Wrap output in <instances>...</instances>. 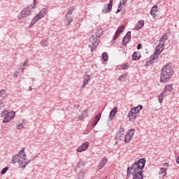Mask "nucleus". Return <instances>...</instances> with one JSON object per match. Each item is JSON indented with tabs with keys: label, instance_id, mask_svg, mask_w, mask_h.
<instances>
[{
	"label": "nucleus",
	"instance_id": "nucleus-40",
	"mask_svg": "<svg viewBox=\"0 0 179 179\" xmlns=\"http://www.w3.org/2000/svg\"><path fill=\"white\" fill-rule=\"evenodd\" d=\"M29 64V61L26 60L25 62H24L22 66H27Z\"/></svg>",
	"mask_w": 179,
	"mask_h": 179
},
{
	"label": "nucleus",
	"instance_id": "nucleus-47",
	"mask_svg": "<svg viewBox=\"0 0 179 179\" xmlns=\"http://www.w3.org/2000/svg\"><path fill=\"white\" fill-rule=\"evenodd\" d=\"M163 166L164 167H169V163H164Z\"/></svg>",
	"mask_w": 179,
	"mask_h": 179
},
{
	"label": "nucleus",
	"instance_id": "nucleus-1",
	"mask_svg": "<svg viewBox=\"0 0 179 179\" xmlns=\"http://www.w3.org/2000/svg\"><path fill=\"white\" fill-rule=\"evenodd\" d=\"M146 164V159L141 158L129 166L127 170V179L132 176L133 179H143V169Z\"/></svg>",
	"mask_w": 179,
	"mask_h": 179
},
{
	"label": "nucleus",
	"instance_id": "nucleus-21",
	"mask_svg": "<svg viewBox=\"0 0 179 179\" xmlns=\"http://www.w3.org/2000/svg\"><path fill=\"white\" fill-rule=\"evenodd\" d=\"M90 76L87 75L86 77L84 78L83 84L81 86V89H85V87H86V85L89 84V82H90Z\"/></svg>",
	"mask_w": 179,
	"mask_h": 179
},
{
	"label": "nucleus",
	"instance_id": "nucleus-42",
	"mask_svg": "<svg viewBox=\"0 0 179 179\" xmlns=\"http://www.w3.org/2000/svg\"><path fill=\"white\" fill-rule=\"evenodd\" d=\"M17 75H19V71H15L13 76V78H17Z\"/></svg>",
	"mask_w": 179,
	"mask_h": 179
},
{
	"label": "nucleus",
	"instance_id": "nucleus-45",
	"mask_svg": "<svg viewBox=\"0 0 179 179\" xmlns=\"http://www.w3.org/2000/svg\"><path fill=\"white\" fill-rule=\"evenodd\" d=\"M142 44L139 43L138 45H137V50H141V47Z\"/></svg>",
	"mask_w": 179,
	"mask_h": 179
},
{
	"label": "nucleus",
	"instance_id": "nucleus-39",
	"mask_svg": "<svg viewBox=\"0 0 179 179\" xmlns=\"http://www.w3.org/2000/svg\"><path fill=\"white\" fill-rule=\"evenodd\" d=\"M80 166H85V163L83 162H79L78 164V169H80Z\"/></svg>",
	"mask_w": 179,
	"mask_h": 179
},
{
	"label": "nucleus",
	"instance_id": "nucleus-17",
	"mask_svg": "<svg viewBox=\"0 0 179 179\" xmlns=\"http://www.w3.org/2000/svg\"><path fill=\"white\" fill-rule=\"evenodd\" d=\"M100 118H101V114L96 115L92 122L91 127L94 128L96 125H97L99 121H100Z\"/></svg>",
	"mask_w": 179,
	"mask_h": 179
},
{
	"label": "nucleus",
	"instance_id": "nucleus-20",
	"mask_svg": "<svg viewBox=\"0 0 179 179\" xmlns=\"http://www.w3.org/2000/svg\"><path fill=\"white\" fill-rule=\"evenodd\" d=\"M157 8H158L157 5H155V6L152 8V9H151V10H150V15H151V16H152V17H153L154 19H156V13H157V12H158Z\"/></svg>",
	"mask_w": 179,
	"mask_h": 179
},
{
	"label": "nucleus",
	"instance_id": "nucleus-38",
	"mask_svg": "<svg viewBox=\"0 0 179 179\" xmlns=\"http://www.w3.org/2000/svg\"><path fill=\"white\" fill-rule=\"evenodd\" d=\"M0 107H5V101L0 99Z\"/></svg>",
	"mask_w": 179,
	"mask_h": 179
},
{
	"label": "nucleus",
	"instance_id": "nucleus-16",
	"mask_svg": "<svg viewBox=\"0 0 179 179\" xmlns=\"http://www.w3.org/2000/svg\"><path fill=\"white\" fill-rule=\"evenodd\" d=\"M131 41V31H128L122 39L123 45H127V43Z\"/></svg>",
	"mask_w": 179,
	"mask_h": 179
},
{
	"label": "nucleus",
	"instance_id": "nucleus-29",
	"mask_svg": "<svg viewBox=\"0 0 179 179\" xmlns=\"http://www.w3.org/2000/svg\"><path fill=\"white\" fill-rule=\"evenodd\" d=\"M159 174H163V177H166L167 176V168H161L159 171Z\"/></svg>",
	"mask_w": 179,
	"mask_h": 179
},
{
	"label": "nucleus",
	"instance_id": "nucleus-13",
	"mask_svg": "<svg viewBox=\"0 0 179 179\" xmlns=\"http://www.w3.org/2000/svg\"><path fill=\"white\" fill-rule=\"evenodd\" d=\"M113 10V2L109 1V3L108 5L105 4L104 9L102 10V13H110Z\"/></svg>",
	"mask_w": 179,
	"mask_h": 179
},
{
	"label": "nucleus",
	"instance_id": "nucleus-28",
	"mask_svg": "<svg viewBox=\"0 0 179 179\" xmlns=\"http://www.w3.org/2000/svg\"><path fill=\"white\" fill-rule=\"evenodd\" d=\"M93 35L95 36L96 38H100V37L103 36V29H98Z\"/></svg>",
	"mask_w": 179,
	"mask_h": 179
},
{
	"label": "nucleus",
	"instance_id": "nucleus-2",
	"mask_svg": "<svg viewBox=\"0 0 179 179\" xmlns=\"http://www.w3.org/2000/svg\"><path fill=\"white\" fill-rule=\"evenodd\" d=\"M26 157H27V156L26 155V153H24V148H22L18 154L13 157L11 163L12 164L17 163L20 164V169H26V166H27L30 162H33L34 160V158H33L30 160L26 161Z\"/></svg>",
	"mask_w": 179,
	"mask_h": 179
},
{
	"label": "nucleus",
	"instance_id": "nucleus-49",
	"mask_svg": "<svg viewBox=\"0 0 179 179\" xmlns=\"http://www.w3.org/2000/svg\"><path fill=\"white\" fill-rule=\"evenodd\" d=\"M110 1V2H112V3H113V2H114V0H109Z\"/></svg>",
	"mask_w": 179,
	"mask_h": 179
},
{
	"label": "nucleus",
	"instance_id": "nucleus-12",
	"mask_svg": "<svg viewBox=\"0 0 179 179\" xmlns=\"http://www.w3.org/2000/svg\"><path fill=\"white\" fill-rule=\"evenodd\" d=\"M88 148H89V142H85L77 148V152L78 153H82V152H85V150H87Z\"/></svg>",
	"mask_w": 179,
	"mask_h": 179
},
{
	"label": "nucleus",
	"instance_id": "nucleus-10",
	"mask_svg": "<svg viewBox=\"0 0 179 179\" xmlns=\"http://www.w3.org/2000/svg\"><path fill=\"white\" fill-rule=\"evenodd\" d=\"M134 134H135V129H131L124 136V142L126 143H129Z\"/></svg>",
	"mask_w": 179,
	"mask_h": 179
},
{
	"label": "nucleus",
	"instance_id": "nucleus-19",
	"mask_svg": "<svg viewBox=\"0 0 179 179\" xmlns=\"http://www.w3.org/2000/svg\"><path fill=\"white\" fill-rule=\"evenodd\" d=\"M47 12H48V8H43L38 14V16L40 17L41 19H43V17H44L45 16V15H47Z\"/></svg>",
	"mask_w": 179,
	"mask_h": 179
},
{
	"label": "nucleus",
	"instance_id": "nucleus-43",
	"mask_svg": "<svg viewBox=\"0 0 179 179\" xmlns=\"http://www.w3.org/2000/svg\"><path fill=\"white\" fill-rule=\"evenodd\" d=\"M127 68H128V64H124L122 67V69H127Z\"/></svg>",
	"mask_w": 179,
	"mask_h": 179
},
{
	"label": "nucleus",
	"instance_id": "nucleus-5",
	"mask_svg": "<svg viewBox=\"0 0 179 179\" xmlns=\"http://www.w3.org/2000/svg\"><path fill=\"white\" fill-rule=\"evenodd\" d=\"M142 108H143V106L142 105H139L136 107L132 108L127 115L128 118H129V121L134 122V121L136 120V117L139 115V111H141Z\"/></svg>",
	"mask_w": 179,
	"mask_h": 179
},
{
	"label": "nucleus",
	"instance_id": "nucleus-7",
	"mask_svg": "<svg viewBox=\"0 0 179 179\" xmlns=\"http://www.w3.org/2000/svg\"><path fill=\"white\" fill-rule=\"evenodd\" d=\"M90 43H91L92 45H89L88 47L91 48V51L93 52L96 50V47L100 43V39L96 38V36L92 35L90 38Z\"/></svg>",
	"mask_w": 179,
	"mask_h": 179
},
{
	"label": "nucleus",
	"instance_id": "nucleus-6",
	"mask_svg": "<svg viewBox=\"0 0 179 179\" xmlns=\"http://www.w3.org/2000/svg\"><path fill=\"white\" fill-rule=\"evenodd\" d=\"M162 51H163V48H160L159 46H157L154 54L150 58V61L147 62V65L154 64L155 61L159 58V55L162 54Z\"/></svg>",
	"mask_w": 179,
	"mask_h": 179
},
{
	"label": "nucleus",
	"instance_id": "nucleus-11",
	"mask_svg": "<svg viewBox=\"0 0 179 179\" xmlns=\"http://www.w3.org/2000/svg\"><path fill=\"white\" fill-rule=\"evenodd\" d=\"M15 115V111L8 112L6 116L4 117V119L3 120V122L4 124H6V122H9L12 118H14Z\"/></svg>",
	"mask_w": 179,
	"mask_h": 179
},
{
	"label": "nucleus",
	"instance_id": "nucleus-36",
	"mask_svg": "<svg viewBox=\"0 0 179 179\" xmlns=\"http://www.w3.org/2000/svg\"><path fill=\"white\" fill-rule=\"evenodd\" d=\"M5 96H6L5 90H0V99H1V97L3 98Z\"/></svg>",
	"mask_w": 179,
	"mask_h": 179
},
{
	"label": "nucleus",
	"instance_id": "nucleus-9",
	"mask_svg": "<svg viewBox=\"0 0 179 179\" xmlns=\"http://www.w3.org/2000/svg\"><path fill=\"white\" fill-rule=\"evenodd\" d=\"M73 10H75V8L73 7H70L68 10L67 13L65 15V20L66 22H68L67 24H70L71 22H73L72 13H73Z\"/></svg>",
	"mask_w": 179,
	"mask_h": 179
},
{
	"label": "nucleus",
	"instance_id": "nucleus-27",
	"mask_svg": "<svg viewBox=\"0 0 179 179\" xmlns=\"http://www.w3.org/2000/svg\"><path fill=\"white\" fill-rule=\"evenodd\" d=\"M164 96H166V91H163L158 96L159 103H163Z\"/></svg>",
	"mask_w": 179,
	"mask_h": 179
},
{
	"label": "nucleus",
	"instance_id": "nucleus-14",
	"mask_svg": "<svg viewBox=\"0 0 179 179\" xmlns=\"http://www.w3.org/2000/svg\"><path fill=\"white\" fill-rule=\"evenodd\" d=\"M125 135V130L124 128L121 127L118 132L116 134V139L118 141H122L124 136Z\"/></svg>",
	"mask_w": 179,
	"mask_h": 179
},
{
	"label": "nucleus",
	"instance_id": "nucleus-3",
	"mask_svg": "<svg viewBox=\"0 0 179 179\" xmlns=\"http://www.w3.org/2000/svg\"><path fill=\"white\" fill-rule=\"evenodd\" d=\"M174 75V70L170 64H166L162 68L161 72V78L160 81L162 83H166L170 80V78Z\"/></svg>",
	"mask_w": 179,
	"mask_h": 179
},
{
	"label": "nucleus",
	"instance_id": "nucleus-18",
	"mask_svg": "<svg viewBox=\"0 0 179 179\" xmlns=\"http://www.w3.org/2000/svg\"><path fill=\"white\" fill-rule=\"evenodd\" d=\"M107 162H108V159H107L106 157H103L101 159L99 165L98 166V169L100 170V169H103L106 164H107Z\"/></svg>",
	"mask_w": 179,
	"mask_h": 179
},
{
	"label": "nucleus",
	"instance_id": "nucleus-25",
	"mask_svg": "<svg viewBox=\"0 0 179 179\" xmlns=\"http://www.w3.org/2000/svg\"><path fill=\"white\" fill-rule=\"evenodd\" d=\"M89 115V113L87 110H84L81 113V115L79 116L78 120H84V118H86Z\"/></svg>",
	"mask_w": 179,
	"mask_h": 179
},
{
	"label": "nucleus",
	"instance_id": "nucleus-22",
	"mask_svg": "<svg viewBox=\"0 0 179 179\" xmlns=\"http://www.w3.org/2000/svg\"><path fill=\"white\" fill-rule=\"evenodd\" d=\"M40 19L41 18L36 14V16L31 20L29 27L34 26V24H36V23H37Z\"/></svg>",
	"mask_w": 179,
	"mask_h": 179
},
{
	"label": "nucleus",
	"instance_id": "nucleus-50",
	"mask_svg": "<svg viewBox=\"0 0 179 179\" xmlns=\"http://www.w3.org/2000/svg\"><path fill=\"white\" fill-rule=\"evenodd\" d=\"M23 69H22V72H23Z\"/></svg>",
	"mask_w": 179,
	"mask_h": 179
},
{
	"label": "nucleus",
	"instance_id": "nucleus-35",
	"mask_svg": "<svg viewBox=\"0 0 179 179\" xmlns=\"http://www.w3.org/2000/svg\"><path fill=\"white\" fill-rule=\"evenodd\" d=\"M84 177H85V173L83 172H80L78 175V179H83Z\"/></svg>",
	"mask_w": 179,
	"mask_h": 179
},
{
	"label": "nucleus",
	"instance_id": "nucleus-15",
	"mask_svg": "<svg viewBox=\"0 0 179 179\" xmlns=\"http://www.w3.org/2000/svg\"><path fill=\"white\" fill-rule=\"evenodd\" d=\"M124 29H125V26L124 25H121L117 28L115 34V36H113V40H117L118 38V37L120 36V34H121V33L124 31Z\"/></svg>",
	"mask_w": 179,
	"mask_h": 179
},
{
	"label": "nucleus",
	"instance_id": "nucleus-48",
	"mask_svg": "<svg viewBox=\"0 0 179 179\" xmlns=\"http://www.w3.org/2000/svg\"><path fill=\"white\" fill-rule=\"evenodd\" d=\"M176 163H178V164H179V156L176 158Z\"/></svg>",
	"mask_w": 179,
	"mask_h": 179
},
{
	"label": "nucleus",
	"instance_id": "nucleus-30",
	"mask_svg": "<svg viewBox=\"0 0 179 179\" xmlns=\"http://www.w3.org/2000/svg\"><path fill=\"white\" fill-rule=\"evenodd\" d=\"M171 90H173V85H169L165 87V90H164V92H165L166 94V92H171Z\"/></svg>",
	"mask_w": 179,
	"mask_h": 179
},
{
	"label": "nucleus",
	"instance_id": "nucleus-34",
	"mask_svg": "<svg viewBox=\"0 0 179 179\" xmlns=\"http://www.w3.org/2000/svg\"><path fill=\"white\" fill-rule=\"evenodd\" d=\"M128 0H122L119 3V8H121L122 5H126Z\"/></svg>",
	"mask_w": 179,
	"mask_h": 179
},
{
	"label": "nucleus",
	"instance_id": "nucleus-24",
	"mask_svg": "<svg viewBox=\"0 0 179 179\" xmlns=\"http://www.w3.org/2000/svg\"><path fill=\"white\" fill-rule=\"evenodd\" d=\"M141 58V54L139 52H135L132 55V60L133 61H138V59H140Z\"/></svg>",
	"mask_w": 179,
	"mask_h": 179
},
{
	"label": "nucleus",
	"instance_id": "nucleus-4",
	"mask_svg": "<svg viewBox=\"0 0 179 179\" xmlns=\"http://www.w3.org/2000/svg\"><path fill=\"white\" fill-rule=\"evenodd\" d=\"M37 0H34V3L32 5H30L27 7H25L20 14L18 15V19L22 20L23 17H29L34 12V9L36 8V5H37Z\"/></svg>",
	"mask_w": 179,
	"mask_h": 179
},
{
	"label": "nucleus",
	"instance_id": "nucleus-44",
	"mask_svg": "<svg viewBox=\"0 0 179 179\" xmlns=\"http://www.w3.org/2000/svg\"><path fill=\"white\" fill-rule=\"evenodd\" d=\"M6 111L1 112V117H6Z\"/></svg>",
	"mask_w": 179,
	"mask_h": 179
},
{
	"label": "nucleus",
	"instance_id": "nucleus-41",
	"mask_svg": "<svg viewBox=\"0 0 179 179\" xmlns=\"http://www.w3.org/2000/svg\"><path fill=\"white\" fill-rule=\"evenodd\" d=\"M48 45V41H44L43 46V47H47Z\"/></svg>",
	"mask_w": 179,
	"mask_h": 179
},
{
	"label": "nucleus",
	"instance_id": "nucleus-32",
	"mask_svg": "<svg viewBox=\"0 0 179 179\" xmlns=\"http://www.w3.org/2000/svg\"><path fill=\"white\" fill-rule=\"evenodd\" d=\"M127 74L125 73V74H122L121 75L119 78H118V80H120V82H121L122 80H124V79H127Z\"/></svg>",
	"mask_w": 179,
	"mask_h": 179
},
{
	"label": "nucleus",
	"instance_id": "nucleus-31",
	"mask_svg": "<svg viewBox=\"0 0 179 179\" xmlns=\"http://www.w3.org/2000/svg\"><path fill=\"white\" fill-rule=\"evenodd\" d=\"M102 59L105 62H107V61H108V55L107 54V52H103L102 54Z\"/></svg>",
	"mask_w": 179,
	"mask_h": 179
},
{
	"label": "nucleus",
	"instance_id": "nucleus-26",
	"mask_svg": "<svg viewBox=\"0 0 179 179\" xmlns=\"http://www.w3.org/2000/svg\"><path fill=\"white\" fill-rule=\"evenodd\" d=\"M118 110V108L116 106L110 112V118L113 119V117H115V114H117V111Z\"/></svg>",
	"mask_w": 179,
	"mask_h": 179
},
{
	"label": "nucleus",
	"instance_id": "nucleus-37",
	"mask_svg": "<svg viewBox=\"0 0 179 179\" xmlns=\"http://www.w3.org/2000/svg\"><path fill=\"white\" fill-rule=\"evenodd\" d=\"M23 128H24V127L23 126V124H17V129H23Z\"/></svg>",
	"mask_w": 179,
	"mask_h": 179
},
{
	"label": "nucleus",
	"instance_id": "nucleus-23",
	"mask_svg": "<svg viewBox=\"0 0 179 179\" xmlns=\"http://www.w3.org/2000/svg\"><path fill=\"white\" fill-rule=\"evenodd\" d=\"M144 24H145V22L143 20L138 21L136 24V27L134 28V30H141V29L143 27Z\"/></svg>",
	"mask_w": 179,
	"mask_h": 179
},
{
	"label": "nucleus",
	"instance_id": "nucleus-46",
	"mask_svg": "<svg viewBox=\"0 0 179 179\" xmlns=\"http://www.w3.org/2000/svg\"><path fill=\"white\" fill-rule=\"evenodd\" d=\"M121 12V8L118 7V9L116 10V13H120Z\"/></svg>",
	"mask_w": 179,
	"mask_h": 179
},
{
	"label": "nucleus",
	"instance_id": "nucleus-8",
	"mask_svg": "<svg viewBox=\"0 0 179 179\" xmlns=\"http://www.w3.org/2000/svg\"><path fill=\"white\" fill-rule=\"evenodd\" d=\"M169 40V34L167 33H165L164 35H162L159 39V43L157 47H159V48H162V50H164V43L166 41Z\"/></svg>",
	"mask_w": 179,
	"mask_h": 179
},
{
	"label": "nucleus",
	"instance_id": "nucleus-33",
	"mask_svg": "<svg viewBox=\"0 0 179 179\" xmlns=\"http://www.w3.org/2000/svg\"><path fill=\"white\" fill-rule=\"evenodd\" d=\"M8 170H9V168L8 166L3 168L1 171V174L2 176H3V174L6 173V171H8Z\"/></svg>",
	"mask_w": 179,
	"mask_h": 179
}]
</instances>
